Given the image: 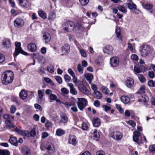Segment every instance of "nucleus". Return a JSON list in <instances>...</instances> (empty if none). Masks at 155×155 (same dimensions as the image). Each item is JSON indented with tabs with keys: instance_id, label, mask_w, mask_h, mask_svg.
<instances>
[{
	"instance_id": "nucleus-1",
	"label": "nucleus",
	"mask_w": 155,
	"mask_h": 155,
	"mask_svg": "<svg viewBox=\"0 0 155 155\" xmlns=\"http://www.w3.org/2000/svg\"><path fill=\"white\" fill-rule=\"evenodd\" d=\"M14 74L11 71H7L2 74L1 80L2 84L7 85L10 84L14 79Z\"/></svg>"
},
{
	"instance_id": "nucleus-2",
	"label": "nucleus",
	"mask_w": 155,
	"mask_h": 155,
	"mask_svg": "<svg viewBox=\"0 0 155 155\" xmlns=\"http://www.w3.org/2000/svg\"><path fill=\"white\" fill-rule=\"evenodd\" d=\"M153 51V49L150 46L147 45L141 46L139 49L141 56L144 57L149 56Z\"/></svg>"
},
{
	"instance_id": "nucleus-3",
	"label": "nucleus",
	"mask_w": 155,
	"mask_h": 155,
	"mask_svg": "<svg viewBox=\"0 0 155 155\" xmlns=\"http://www.w3.org/2000/svg\"><path fill=\"white\" fill-rule=\"evenodd\" d=\"M133 140L134 142L137 143L139 144L146 141L145 137L143 136L142 137V136H140V133L137 131H135L134 132Z\"/></svg>"
},
{
	"instance_id": "nucleus-4",
	"label": "nucleus",
	"mask_w": 155,
	"mask_h": 155,
	"mask_svg": "<svg viewBox=\"0 0 155 155\" xmlns=\"http://www.w3.org/2000/svg\"><path fill=\"white\" fill-rule=\"evenodd\" d=\"M75 25L72 21H66L64 22L63 25L64 30L67 32H70L74 28Z\"/></svg>"
},
{
	"instance_id": "nucleus-5",
	"label": "nucleus",
	"mask_w": 155,
	"mask_h": 155,
	"mask_svg": "<svg viewBox=\"0 0 155 155\" xmlns=\"http://www.w3.org/2000/svg\"><path fill=\"white\" fill-rule=\"evenodd\" d=\"M80 82L77 84H74L76 86H77L79 91L87 95L90 94V92L87 88L82 83L81 81L79 80Z\"/></svg>"
},
{
	"instance_id": "nucleus-6",
	"label": "nucleus",
	"mask_w": 155,
	"mask_h": 155,
	"mask_svg": "<svg viewBox=\"0 0 155 155\" xmlns=\"http://www.w3.org/2000/svg\"><path fill=\"white\" fill-rule=\"evenodd\" d=\"M15 51L14 53V56L15 57H16L20 53L23 54L27 55L28 53L24 51L21 47V43L18 42H15Z\"/></svg>"
},
{
	"instance_id": "nucleus-7",
	"label": "nucleus",
	"mask_w": 155,
	"mask_h": 155,
	"mask_svg": "<svg viewBox=\"0 0 155 155\" xmlns=\"http://www.w3.org/2000/svg\"><path fill=\"white\" fill-rule=\"evenodd\" d=\"M78 101L77 102L78 108L81 110H82L87 106V101L83 98H78Z\"/></svg>"
},
{
	"instance_id": "nucleus-8",
	"label": "nucleus",
	"mask_w": 155,
	"mask_h": 155,
	"mask_svg": "<svg viewBox=\"0 0 155 155\" xmlns=\"http://www.w3.org/2000/svg\"><path fill=\"white\" fill-rule=\"evenodd\" d=\"M63 104L68 109H69L70 107H71V109L72 111L74 112H77L78 111L76 105L74 101H66L65 103H63Z\"/></svg>"
},
{
	"instance_id": "nucleus-9",
	"label": "nucleus",
	"mask_w": 155,
	"mask_h": 155,
	"mask_svg": "<svg viewBox=\"0 0 155 155\" xmlns=\"http://www.w3.org/2000/svg\"><path fill=\"white\" fill-rule=\"evenodd\" d=\"M111 137L114 140L119 141L122 138L123 134L122 133L119 131H114L111 134Z\"/></svg>"
},
{
	"instance_id": "nucleus-10",
	"label": "nucleus",
	"mask_w": 155,
	"mask_h": 155,
	"mask_svg": "<svg viewBox=\"0 0 155 155\" xmlns=\"http://www.w3.org/2000/svg\"><path fill=\"white\" fill-rule=\"evenodd\" d=\"M119 60L117 57H113L110 58V64L111 65L114 67L117 66L119 64Z\"/></svg>"
},
{
	"instance_id": "nucleus-11",
	"label": "nucleus",
	"mask_w": 155,
	"mask_h": 155,
	"mask_svg": "<svg viewBox=\"0 0 155 155\" xmlns=\"http://www.w3.org/2000/svg\"><path fill=\"white\" fill-rule=\"evenodd\" d=\"M68 72L72 76L73 82L74 84H77L80 82L79 81V80L78 79L77 77L75 75L74 71L71 69H69L68 70Z\"/></svg>"
},
{
	"instance_id": "nucleus-12",
	"label": "nucleus",
	"mask_w": 155,
	"mask_h": 155,
	"mask_svg": "<svg viewBox=\"0 0 155 155\" xmlns=\"http://www.w3.org/2000/svg\"><path fill=\"white\" fill-rule=\"evenodd\" d=\"M14 25L16 27H21L24 24L23 20L20 18H17L14 21Z\"/></svg>"
},
{
	"instance_id": "nucleus-13",
	"label": "nucleus",
	"mask_w": 155,
	"mask_h": 155,
	"mask_svg": "<svg viewBox=\"0 0 155 155\" xmlns=\"http://www.w3.org/2000/svg\"><path fill=\"white\" fill-rule=\"evenodd\" d=\"M2 44L4 48H8L11 46V44L9 39L5 38L3 40Z\"/></svg>"
},
{
	"instance_id": "nucleus-14",
	"label": "nucleus",
	"mask_w": 155,
	"mask_h": 155,
	"mask_svg": "<svg viewBox=\"0 0 155 155\" xmlns=\"http://www.w3.org/2000/svg\"><path fill=\"white\" fill-rule=\"evenodd\" d=\"M28 50L30 52H34L37 49L36 45L34 43H31L29 44L27 46Z\"/></svg>"
},
{
	"instance_id": "nucleus-15",
	"label": "nucleus",
	"mask_w": 155,
	"mask_h": 155,
	"mask_svg": "<svg viewBox=\"0 0 155 155\" xmlns=\"http://www.w3.org/2000/svg\"><path fill=\"white\" fill-rule=\"evenodd\" d=\"M18 3L23 8H28L30 5L28 0H18Z\"/></svg>"
},
{
	"instance_id": "nucleus-16",
	"label": "nucleus",
	"mask_w": 155,
	"mask_h": 155,
	"mask_svg": "<svg viewBox=\"0 0 155 155\" xmlns=\"http://www.w3.org/2000/svg\"><path fill=\"white\" fill-rule=\"evenodd\" d=\"M93 126L95 127H98L101 124V122L100 119L97 117H95L92 120Z\"/></svg>"
},
{
	"instance_id": "nucleus-17",
	"label": "nucleus",
	"mask_w": 155,
	"mask_h": 155,
	"mask_svg": "<svg viewBox=\"0 0 155 155\" xmlns=\"http://www.w3.org/2000/svg\"><path fill=\"white\" fill-rule=\"evenodd\" d=\"M115 33L116 35L117 40L120 42L122 41V37L120 34V28L117 27Z\"/></svg>"
},
{
	"instance_id": "nucleus-18",
	"label": "nucleus",
	"mask_w": 155,
	"mask_h": 155,
	"mask_svg": "<svg viewBox=\"0 0 155 155\" xmlns=\"http://www.w3.org/2000/svg\"><path fill=\"white\" fill-rule=\"evenodd\" d=\"M14 129L19 134L22 135H25L27 137L29 136V132L27 131L21 130L18 128L16 127V128H15Z\"/></svg>"
},
{
	"instance_id": "nucleus-19",
	"label": "nucleus",
	"mask_w": 155,
	"mask_h": 155,
	"mask_svg": "<svg viewBox=\"0 0 155 155\" xmlns=\"http://www.w3.org/2000/svg\"><path fill=\"white\" fill-rule=\"evenodd\" d=\"M113 48L111 46L108 45L106 46L103 49V51L105 53L108 54H111L113 52Z\"/></svg>"
},
{
	"instance_id": "nucleus-20",
	"label": "nucleus",
	"mask_w": 155,
	"mask_h": 155,
	"mask_svg": "<svg viewBox=\"0 0 155 155\" xmlns=\"http://www.w3.org/2000/svg\"><path fill=\"white\" fill-rule=\"evenodd\" d=\"M134 84V81L132 78H127L125 82V84L127 87L130 88L132 87Z\"/></svg>"
},
{
	"instance_id": "nucleus-21",
	"label": "nucleus",
	"mask_w": 155,
	"mask_h": 155,
	"mask_svg": "<svg viewBox=\"0 0 155 155\" xmlns=\"http://www.w3.org/2000/svg\"><path fill=\"white\" fill-rule=\"evenodd\" d=\"M84 77L89 84H91L93 79V75L92 74L90 73H86L84 74Z\"/></svg>"
},
{
	"instance_id": "nucleus-22",
	"label": "nucleus",
	"mask_w": 155,
	"mask_h": 155,
	"mask_svg": "<svg viewBox=\"0 0 155 155\" xmlns=\"http://www.w3.org/2000/svg\"><path fill=\"white\" fill-rule=\"evenodd\" d=\"M21 153L23 155H29L30 154V150L26 147H24L21 149Z\"/></svg>"
},
{
	"instance_id": "nucleus-23",
	"label": "nucleus",
	"mask_w": 155,
	"mask_h": 155,
	"mask_svg": "<svg viewBox=\"0 0 155 155\" xmlns=\"http://www.w3.org/2000/svg\"><path fill=\"white\" fill-rule=\"evenodd\" d=\"M68 142L70 144L75 145L77 143V141L75 137L74 136L70 135L69 136Z\"/></svg>"
},
{
	"instance_id": "nucleus-24",
	"label": "nucleus",
	"mask_w": 155,
	"mask_h": 155,
	"mask_svg": "<svg viewBox=\"0 0 155 155\" xmlns=\"http://www.w3.org/2000/svg\"><path fill=\"white\" fill-rule=\"evenodd\" d=\"M44 90H39L38 91V102L39 103L40 101L42 100V98L44 96Z\"/></svg>"
},
{
	"instance_id": "nucleus-25",
	"label": "nucleus",
	"mask_w": 155,
	"mask_h": 155,
	"mask_svg": "<svg viewBox=\"0 0 155 155\" xmlns=\"http://www.w3.org/2000/svg\"><path fill=\"white\" fill-rule=\"evenodd\" d=\"M46 148L47 150L53 152L54 150V145L51 143H48L46 146Z\"/></svg>"
},
{
	"instance_id": "nucleus-26",
	"label": "nucleus",
	"mask_w": 155,
	"mask_h": 155,
	"mask_svg": "<svg viewBox=\"0 0 155 155\" xmlns=\"http://www.w3.org/2000/svg\"><path fill=\"white\" fill-rule=\"evenodd\" d=\"M68 85L70 87V92L73 95H75L77 94V91L74 88L73 84L71 83L68 84Z\"/></svg>"
},
{
	"instance_id": "nucleus-27",
	"label": "nucleus",
	"mask_w": 155,
	"mask_h": 155,
	"mask_svg": "<svg viewBox=\"0 0 155 155\" xmlns=\"http://www.w3.org/2000/svg\"><path fill=\"white\" fill-rule=\"evenodd\" d=\"M19 96L21 99L24 100L28 96V93L25 91L22 90L19 93Z\"/></svg>"
},
{
	"instance_id": "nucleus-28",
	"label": "nucleus",
	"mask_w": 155,
	"mask_h": 155,
	"mask_svg": "<svg viewBox=\"0 0 155 155\" xmlns=\"http://www.w3.org/2000/svg\"><path fill=\"white\" fill-rule=\"evenodd\" d=\"M121 101L124 104H128L130 101V98L126 96H122L120 97Z\"/></svg>"
},
{
	"instance_id": "nucleus-29",
	"label": "nucleus",
	"mask_w": 155,
	"mask_h": 155,
	"mask_svg": "<svg viewBox=\"0 0 155 155\" xmlns=\"http://www.w3.org/2000/svg\"><path fill=\"white\" fill-rule=\"evenodd\" d=\"M126 5V6L127 5L128 8L130 9H136L137 8L136 5L133 2H129L124 4Z\"/></svg>"
},
{
	"instance_id": "nucleus-30",
	"label": "nucleus",
	"mask_w": 155,
	"mask_h": 155,
	"mask_svg": "<svg viewBox=\"0 0 155 155\" xmlns=\"http://www.w3.org/2000/svg\"><path fill=\"white\" fill-rule=\"evenodd\" d=\"M9 142L15 146H18L17 139L15 137H12L9 140Z\"/></svg>"
},
{
	"instance_id": "nucleus-31",
	"label": "nucleus",
	"mask_w": 155,
	"mask_h": 155,
	"mask_svg": "<svg viewBox=\"0 0 155 155\" xmlns=\"http://www.w3.org/2000/svg\"><path fill=\"white\" fill-rule=\"evenodd\" d=\"M43 39L46 42H48L51 39L50 35L48 33H45L43 35Z\"/></svg>"
},
{
	"instance_id": "nucleus-32",
	"label": "nucleus",
	"mask_w": 155,
	"mask_h": 155,
	"mask_svg": "<svg viewBox=\"0 0 155 155\" xmlns=\"http://www.w3.org/2000/svg\"><path fill=\"white\" fill-rule=\"evenodd\" d=\"M94 97L97 99H101L103 97L102 93L98 91L94 92Z\"/></svg>"
},
{
	"instance_id": "nucleus-33",
	"label": "nucleus",
	"mask_w": 155,
	"mask_h": 155,
	"mask_svg": "<svg viewBox=\"0 0 155 155\" xmlns=\"http://www.w3.org/2000/svg\"><path fill=\"white\" fill-rule=\"evenodd\" d=\"M5 122L7 126L10 128H16V127L13 125L11 123L10 120L7 119H5Z\"/></svg>"
},
{
	"instance_id": "nucleus-34",
	"label": "nucleus",
	"mask_w": 155,
	"mask_h": 155,
	"mask_svg": "<svg viewBox=\"0 0 155 155\" xmlns=\"http://www.w3.org/2000/svg\"><path fill=\"white\" fill-rule=\"evenodd\" d=\"M148 100H149L148 97L146 96H142L141 98L138 99V101L139 102H143L145 104L147 103Z\"/></svg>"
},
{
	"instance_id": "nucleus-35",
	"label": "nucleus",
	"mask_w": 155,
	"mask_h": 155,
	"mask_svg": "<svg viewBox=\"0 0 155 155\" xmlns=\"http://www.w3.org/2000/svg\"><path fill=\"white\" fill-rule=\"evenodd\" d=\"M70 50V48L68 44H65L63 47L62 49V51L66 53L68 52Z\"/></svg>"
},
{
	"instance_id": "nucleus-36",
	"label": "nucleus",
	"mask_w": 155,
	"mask_h": 155,
	"mask_svg": "<svg viewBox=\"0 0 155 155\" xmlns=\"http://www.w3.org/2000/svg\"><path fill=\"white\" fill-rule=\"evenodd\" d=\"M39 15L43 19H45L47 18L46 13L42 11H39L38 12Z\"/></svg>"
},
{
	"instance_id": "nucleus-37",
	"label": "nucleus",
	"mask_w": 155,
	"mask_h": 155,
	"mask_svg": "<svg viewBox=\"0 0 155 155\" xmlns=\"http://www.w3.org/2000/svg\"><path fill=\"white\" fill-rule=\"evenodd\" d=\"M68 118L67 115L66 114H63L61 116V122L65 123L68 121Z\"/></svg>"
},
{
	"instance_id": "nucleus-38",
	"label": "nucleus",
	"mask_w": 155,
	"mask_h": 155,
	"mask_svg": "<svg viewBox=\"0 0 155 155\" xmlns=\"http://www.w3.org/2000/svg\"><path fill=\"white\" fill-rule=\"evenodd\" d=\"M65 133L64 131L61 129H58L56 131V134L59 136H60L64 134Z\"/></svg>"
},
{
	"instance_id": "nucleus-39",
	"label": "nucleus",
	"mask_w": 155,
	"mask_h": 155,
	"mask_svg": "<svg viewBox=\"0 0 155 155\" xmlns=\"http://www.w3.org/2000/svg\"><path fill=\"white\" fill-rule=\"evenodd\" d=\"M56 18V15L54 12H51L50 13L48 16V19L51 21H53Z\"/></svg>"
},
{
	"instance_id": "nucleus-40",
	"label": "nucleus",
	"mask_w": 155,
	"mask_h": 155,
	"mask_svg": "<svg viewBox=\"0 0 155 155\" xmlns=\"http://www.w3.org/2000/svg\"><path fill=\"white\" fill-rule=\"evenodd\" d=\"M3 118L5 119L13 120L14 119V117L8 114H6L3 115Z\"/></svg>"
},
{
	"instance_id": "nucleus-41",
	"label": "nucleus",
	"mask_w": 155,
	"mask_h": 155,
	"mask_svg": "<svg viewBox=\"0 0 155 155\" xmlns=\"http://www.w3.org/2000/svg\"><path fill=\"white\" fill-rule=\"evenodd\" d=\"M47 71L50 73H53L54 71V68L51 65H49L47 67Z\"/></svg>"
},
{
	"instance_id": "nucleus-42",
	"label": "nucleus",
	"mask_w": 155,
	"mask_h": 155,
	"mask_svg": "<svg viewBox=\"0 0 155 155\" xmlns=\"http://www.w3.org/2000/svg\"><path fill=\"white\" fill-rule=\"evenodd\" d=\"M10 153L7 150H2L0 149V155H10Z\"/></svg>"
},
{
	"instance_id": "nucleus-43",
	"label": "nucleus",
	"mask_w": 155,
	"mask_h": 155,
	"mask_svg": "<svg viewBox=\"0 0 155 155\" xmlns=\"http://www.w3.org/2000/svg\"><path fill=\"white\" fill-rule=\"evenodd\" d=\"M38 60L39 62L41 64H44L45 61V58L41 55H38Z\"/></svg>"
},
{
	"instance_id": "nucleus-44",
	"label": "nucleus",
	"mask_w": 155,
	"mask_h": 155,
	"mask_svg": "<svg viewBox=\"0 0 155 155\" xmlns=\"http://www.w3.org/2000/svg\"><path fill=\"white\" fill-rule=\"evenodd\" d=\"M143 6L144 8L147 10H151L153 8V6L149 3L143 4Z\"/></svg>"
},
{
	"instance_id": "nucleus-45",
	"label": "nucleus",
	"mask_w": 155,
	"mask_h": 155,
	"mask_svg": "<svg viewBox=\"0 0 155 155\" xmlns=\"http://www.w3.org/2000/svg\"><path fill=\"white\" fill-rule=\"evenodd\" d=\"M118 8L119 10L123 13H126L127 11L126 8L123 5H119L118 6Z\"/></svg>"
},
{
	"instance_id": "nucleus-46",
	"label": "nucleus",
	"mask_w": 155,
	"mask_h": 155,
	"mask_svg": "<svg viewBox=\"0 0 155 155\" xmlns=\"http://www.w3.org/2000/svg\"><path fill=\"white\" fill-rule=\"evenodd\" d=\"M77 69L80 74H82L83 73L84 69L81 64H78V65Z\"/></svg>"
},
{
	"instance_id": "nucleus-47",
	"label": "nucleus",
	"mask_w": 155,
	"mask_h": 155,
	"mask_svg": "<svg viewBox=\"0 0 155 155\" xmlns=\"http://www.w3.org/2000/svg\"><path fill=\"white\" fill-rule=\"evenodd\" d=\"M101 91L104 94H109V90L105 86H103L101 87Z\"/></svg>"
},
{
	"instance_id": "nucleus-48",
	"label": "nucleus",
	"mask_w": 155,
	"mask_h": 155,
	"mask_svg": "<svg viewBox=\"0 0 155 155\" xmlns=\"http://www.w3.org/2000/svg\"><path fill=\"white\" fill-rule=\"evenodd\" d=\"M140 81L142 83H144L146 81V80L143 75L139 74L137 75Z\"/></svg>"
},
{
	"instance_id": "nucleus-49",
	"label": "nucleus",
	"mask_w": 155,
	"mask_h": 155,
	"mask_svg": "<svg viewBox=\"0 0 155 155\" xmlns=\"http://www.w3.org/2000/svg\"><path fill=\"white\" fill-rule=\"evenodd\" d=\"M149 151L153 153H155V144L151 145L149 147Z\"/></svg>"
},
{
	"instance_id": "nucleus-50",
	"label": "nucleus",
	"mask_w": 155,
	"mask_h": 155,
	"mask_svg": "<svg viewBox=\"0 0 155 155\" xmlns=\"http://www.w3.org/2000/svg\"><path fill=\"white\" fill-rule=\"evenodd\" d=\"M93 137L94 138H99L100 135L97 129H95L94 130L93 132Z\"/></svg>"
},
{
	"instance_id": "nucleus-51",
	"label": "nucleus",
	"mask_w": 155,
	"mask_h": 155,
	"mask_svg": "<svg viewBox=\"0 0 155 155\" xmlns=\"http://www.w3.org/2000/svg\"><path fill=\"white\" fill-rule=\"evenodd\" d=\"M16 108L15 105H13L10 108V112L12 114H14L15 112Z\"/></svg>"
},
{
	"instance_id": "nucleus-52",
	"label": "nucleus",
	"mask_w": 155,
	"mask_h": 155,
	"mask_svg": "<svg viewBox=\"0 0 155 155\" xmlns=\"http://www.w3.org/2000/svg\"><path fill=\"white\" fill-rule=\"evenodd\" d=\"M44 80L47 83L51 84L52 85H54V84L52 80L48 78H44Z\"/></svg>"
},
{
	"instance_id": "nucleus-53",
	"label": "nucleus",
	"mask_w": 155,
	"mask_h": 155,
	"mask_svg": "<svg viewBox=\"0 0 155 155\" xmlns=\"http://www.w3.org/2000/svg\"><path fill=\"white\" fill-rule=\"evenodd\" d=\"M148 86L150 87H155V81L154 82L153 80H150L147 83Z\"/></svg>"
},
{
	"instance_id": "nucleus-54",
	"label": "nucleus",
	"mask_w": 155,
	"mask_h": 155,
	"mask_svg": "<svg viewBox=\"0 0 155 155\" xmlns=\"http://www.w3.org/2000/svg\"><path fill=\"white\" fill-rule=\"evenodd\" d=\"M80 3L82 5H86L89 2V0H79Z\"/></svg>"
},
{
	"instance_id": "nucleus-55",
	"label": "nucleus",
	"mask_w": 155,
	"mask_h": 155,
	"mask_svg": "<svg viewBox=\"0 0 155 155\" xmlns=\"http://www.w3.org/2000/svg\"><path fill=\"white\" fill-rule=\"evenodd\" d=\"M79 51L81 55L84 57H87L86 53L85 51L83 49L79 48Z\"/></svg>"
},
{
	"instance_id": "nucleus-56",
	"label": "nucleus",
	"mask_w": 155,
	"mask_h": 155,
	"mask_svg": "<svg viewBox=\"0 0 155 155\" xmlns=\"http://www.w3.org/2000/svg\"><path fill=\"white\" fill-rule=\"evenodd\" d=\"M36 134L35 129V128H33L31 130L30 133H29L28 137H29L30 135L31 137H34L36 135Z\"/></svg>"
},
{
	"instance_id": "nucleus-57",
	"label": "nucleus",
	"mask_w": 155,
	"mask_h": 155,
	"mask_svg": "<svg viewBox=\"0 0 155 155\" xmlns=\"http://www.w3.org/2000/svg\"><path fill=\"white\" fill-rule=\"evenodd\" d=\"M116 107L118 110L121 113H124V110L122 109L120 105L118 104H116Z\"/></svg>"
},
{
	"instance_id": "nucleus-58",
	"label": "nucleus",
	"mask_w": 155,
	"mask_h": 155,
	"mask_svg": "<svg viewBox=\"0 0 155 155\" xmlns=\"http://www.w3.org/2000/svg\"><path fill=\"white\" fill-rule=\"evenodd\" d=\"M130 58L131 60L136 61H137L138 60V56L136 54H132L131 55Z\"/></svg>"
},
{
	"instance_id": "nucleus-59",
	"label": "nucleus",
	"mask_w": 155,
	"mask_h": 155,
	"mask_svg": "<svg viewBox=\"0 0 155 155\" xmlns=\"http://www.w3.org/2000/svg\"><path fill=\"white\" fill-rule=\"evenodd\" d=\"M55 79L58 83L61 84L62 83V78L59 76H57L55 77Z\"/></svg>"
},
{
	"instance_id": "nucleus-60",
	"label": "nucleus",
	"mask_w": 155,
	"mask_h": 155,
	"mask_svg": "<svg viewBox=\"0 0 155 155\" xmlns=\"http://www.w3.org/2000/svg\"><path fill=\"white\" fill-rule=\"evenodd\" d=\"M64 78L67 82H69L71 79V77L68 74H66L64 76Z\"/></svg>"
},
{
	"instance_id": "nucleus-61",
	"label": "nucleus",
	"mask_w": 155,
	"mask_h": 155,
	"mask_svg": "<svg viewBox=\"0 0 155 155\" xmlns=\"http://www.w3.org/2000/svg\"><path fill=\"white\" fill-rule=\"evenodd\" d=\"M145 87L144 86H142L140 87L138 91L137 92V93H139L140 94L144 93L145 92Z\"/></svg>"
},
{
	"instance_id": "nucleus-62",
	"label": "nucleus",
	"mask_w": 155,
	"mask_h": 155,
	"mask_svg": "<svg viewBox=\"0 0 155 155\" xmlns=\"http://www.w3.org/2000/svg\"><path fill=\"white\" fill-rule=\"evenodd\" d=\"M5 57L4 55L1 54L0 53V63H2L5 60Z\"/></svg>"
},
{
	"instance_id": "nucleus-63",
	"label": "nucleus",
	"mask_w": 155,
	"mask_h": 155,
	"mask_svg": "<svg viewBox=\"0 0 155 155\" xmlns=\"http://www.w3.org/2000/svg\"><path fill=\"white\" fill-rule=\"evenodd\" d=\"M57 98V96L53 94H51L49 96V98L51 100H55Z\"/></svg>"
},
{
	"instance_id": "nucleus-64",
	"label": "nucleus",
	"mask_w": 155,
	"mask_h": 155,
	"mask_svg": "<svg viewBox=\"0 0 155 155\" xmlns=\"http://www.w3.org/2000/svg\"><path fill=\"white\" fill-rule=\"evenodd\" d=\"M34 107L36 109H38L40 111H41L42 110V108L41 106L38 104H35Z\"/></svg>"
}]
</instances>
